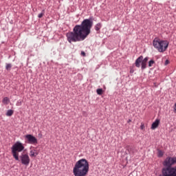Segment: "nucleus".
<instances>
[{
  "instance_id": "obj_5",
  "label": "nucleus",
  "mask_w": 176,
  "mask_h": 176,
  "mask_svg": "<svg viewBox=\"0 0 176 176\" xmlns=\"http://www.w3.org/2000/svg\"><path fill=\"white\" fill-rule=\"evenodd\" d=\"M168 41L160 40L157 38H155L153 41V45L158 50V52H160V53L166 52L168 47Z\"/></svg>"
},
{
  "instance_id": "obj_1",
  "label": "nucleus",
  "mask_w": 176,
  "mask_h": 176,
  "mask_svg": "<svg viewBox=\"0 0 176 176\" xmlns=\"http://www.w3.org/2000/svg\"><path fill=\"white\" fill-rule=\"evenodd\" d=\"M91 27H93V19H84L80 25H76L74 27L72 32L66 34L67 42L72 43V42L85 41L90 35Z\"/></svg>"
},
{
  "instance_id": "obj_14",
  "label": "nucleus",
  "mask_w": 176,
  "mask_h": 176,
  "mask_svg": "<svg viewBox=\"0 0 176 176\" xmlns=\"http://www.w3.org/2000/svg\"><path fill=\"white\" fill-rule=\"evenodd\" d=\"M96 93L97 94H98V96H102V94L104 93V90H102V89H98L96 90Z\"/></svg>"
},
{
  "instance_id": "obj_20",
  "label": "nucleus",
  "mask_w": 176,
  "mask_h": 176,
  "mask_svg": "<svg viewBox=\"0 0 176 176\" xmlns=\"http://www.w3.org/2000/svg\"><path fill=\"white\" fill-rule=\"evenodd\" d=\"M168 64H170V60H166V61L164 63V65H168Z\"/></svg>"
},
{
  "instance_id": "obj_19",
  "label": "nucleus",
  "mask_w": 176,
  "mask_h": 176,
  "mask_svg": "<svg viewBox=\"0 0 176 176\" xmlns=\"http://www.w3.org/2000/svg\"><path fill=\"white\" fill-rule=\"evenodd\" d=\"M81 56H82V57H86V53L84 51H82Z\"/></svg>"
},
{
  "instance_id": "obj_8",
  "label": "nucleus",
  "mask_w": 176,
  "mask_h": 176,
  "mask_svg": "<svg viewBox=\"0 0 176 176\" xmlns=\"http://www.w3.org/2000/svg\"><path fill=\"white\" fill-rule=\"evenodd\" d=\"M159 124H160V120L156 119L154 122L151 124V130H155L159 127Z\"/></svg>"
},
{
  "instance_id": "obj_18",
  "label": "nucleus",
  "mask_w": 176,
  "mask_h": 176,
  "mask_svg": "<svg viewBox=\"0 0 176 176\" xmlns=\"http://www.w3.org/2000/svg\"><path fill=\"white\" fill-rule=\"evenodd\" d=\"M140 129L141 130H145V125L144 124V122L141 123Z\"/></svg>"
},
{
  "instance_id": "obj_9",
  "label": "nucleus",
  "mask_w": 176,
  "mask_h": 176,
  "mask_svg": "<svg viewBox=\"0 0 176 176\" xmlns=\"http://www.w3.org/2000/svg\"><path fill=\"white\" fill-rule=\"evenodd\" d=\"M101 27H102L101 23H98L95 25V30L97 31L98 34H100V30H101Z\"/></svg>"
},
{
  "instance_id": "obj_4",
  "label": "nucleus",
  "mask_w": 176,
  "mask_h": 176,
  "mask_svg": "<svg viewBox=\"0 0 176 176\" xmlns=\"http://www.w3.org/2000/svg\"><path fill=\"white\" fill-rule=\"evenodd\" d=\"M89 161L82 158L77 161L73 168V174L74 176H86L89 173Z\"/></svg>"
},
{
  "instance_id": "obj_6",
  "label": "nucleus",
  "mask_w": 176,
  "mask_h": 176,
  "mask_svg": "<svg viewBox=\"0 0 176 176\" xmlns=\"http://www.w3.org/2000/svg\"><path fill=\"white\" fill-rule=\"evenodd\" d=\"M148 60H149V57L146 56L144 58L143 56H140L135 60V65L137 68H140V67H141V69L144 71V69H146V68Z\"/></svg>"
},
{
  "instance_id": "obj_21",
  "label": "nucleus",
  "mask_w": 176,
  "mask_h": 176,
  "mask_svg": "<svg viewBox=\"0 0 176 176\" xmlns=\"http://www.w3.org/2000/svg\"><path fill=\"white\" fill-rule=\"evenodd\" d=\"M130 74H134V69H131V70H130Z\"/></svg>"
},
{
  "instance_id": "obj_3",
  "label": "nucleus",
  "mask_w": 176,
  "mask_h": 176,
  "mask_svg": "<svg viewBox=\"0 0 176 176\" xmlns=\"http://www.w3.org/2000/svg\"><path fill=\"white\" fill-rule=\"evenodd\" d=\"M162 175L159 176H176V157H167L164 161Z\"/></svg>"
},
{
  "instance_id": "obj_17",
  "label": "nucleus",
  "mask_w": 176,
  "mask_h": 176,
  "mask_svg": "<svg viewBox=\"0 0 176 176\" xmlns=\"http://www.w3.org/2000/svg\"><path fill=\"white\" fill-rule=\"evenodd\" d=\"M153 64H155V60H151L148 62V67H152V65H153Z\"/></svg>"
},
{
  "instance_id": "obj_15",
  "label": "nucleus",
  "mask_w": 176,
  "mask_h": 176,
  "mask_svg": "<svg viewBox=\"0 0 176 176\" xmlns=\"http://www.w3.org/2000/svg\"><path fill=\"white\" fill-rule=\"evenodd\" d=\"M45 16V10H43L41 13L38 15V19H42Z\"/></svg>"
},
{
  "instance_id": "obj_11",
  "label": "nucleus",
  "mask_w": 176,
  "mask_h": 176,
  "mask_svg": "<svg viewBox=\"0 0 176 176\" xmlns=\"http://www.w3.org/2000/svg\"><path fill=\"white\" fill-rule=\"evenodd\" d=\"M3 104H5L6 105H8L9 104V98L5 97L2 100Z\"/></svg>"
},
{
  "instance_id": "obj_12",
  "label": "nucleus",
  "mask_w": 176,
  "mask_h": 176,
  "mask_svg": "<svg viewBox=\"0 0 176 176\" xmlns=\"http://www.w3.org/2000/svg\"><path fill=\"white\" fill-rule=\"evenodd\" d=\"M13 113H14V111L10 109L7 111L6 113V116H12V115H13Z\"/></svg>"
},
{
  "instance_id": "obj_2",
  "label": "nucleus",
  "mask_w": 176,
  "mask_h": 176,
  "mask_svg": "<svg viewBox=\"0 0 176 176\" xmlns=\"http://www.w3.org/2000/svg\"><path fill=\"white\" fill-rule=\"evenodd\" d=\"M23 151H24V145L20 142H15L11 147V153L14 159L17 162H21L24 166H28L30 162H31L28 154L22 153L19 157V153L23 152Z\"/></svg>"
},
{
  "instance_id": "obj_13",
  "label": "nucleus",
  "mask_w": 176,
  "mask_h": 176,
  "mask_svg": "<svg viewBox=\"0 0 176 176\" xmlns=\"http://www.w3.org/2000/svg\"><path fill=\"white\" fill-rule=\"evenodd\" d=\"M6 69L10 71V69H12V63H6Z\"/></svg>"
},
{
  "instance_id": "obj_22",
  "label": "nucleus",
  "mask_w": 176,
  "mask_h": 176,
  "mask_svg": "<svg viewBox=\"0 0 176 176\" xmlns=\"http://www.w3.org/2000/svg\"><path fill=\"white\" fill-rule=\"evenodd\" d=\"M130 122H131V120H129L128 121H127V123H130Z\"/></svg>"
},
{
  "instance_id": "obj_16",
  "label": "nucleus",
  "mask_w": 176,
  "mask_h": 176,
  "mask_svg": "<svg viewBox=\"0 0 176 176\" xmlns=\"http://www.w3.org/2000/svg\"><path fill=\"white\" fill-rule=\"evenodd\" d=\"M163 155H164L163 151H162V150H159L158 151V157H163Z\"/></svg>"
},
{
  "instance_id": "obj_7",
  "label": "nucleus",
  "mask_w": 176,
  "mask_h": 176,
  "mask_svg": "<svg viewBox=\"0 0 176 176\" xmlns=\"http://www.w3.org/2000/svg\"><path fill=\"white\" fill-rule=\"evenodd\" d=\"M25 138L28 144H30L31 145H36L38 144V139L31 134L26 135Z\"/></svg>"
},
{
  "instance_id": "obj_10",
  "label": "nucleus",
  "mask_w": 176,
  "mask_h": 176,
  "mask_svg": "<svg viewBox=\"0 0 176 176\" xmlns=\"http://www.w3.org/2000/svg\"><path fill=\"white\" fill-rule=\"evenodd\" d=\"M36 152V150H34V151H30V157H36V155H38V153H35Z\"/></svg>"
}]
</instances>
